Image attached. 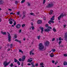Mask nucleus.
Here are the masks:
<instances>
[{
  "label": "nucleus",
  "instance_id": "f257e3e1",
  "mask_svg": "<svg viewBox=\"0 0 67 67\" xmlns=\"http://www.w3.org/2000/svg\"><path fill=\"white\" fill-rule=\"evenodd\" d=\"M39 46L38 48L40 51H43L45 50V49H44V46L42 44V43H40L39 45Z\"/></svg>",
  "mask_w": 67,
  "mask_h": 67
},
{
  "label": "nucleus",
  "instance_id": "f03ea898",
  "mask_svg": "<svg viewBox=\"0 0 67 67\" xmlns=\"http://www.w3.org/2000/svg\"><path fill=\"white\" fill-rule=\"evenodd\" d=\"M53 3L51 2L49 4H48L46 6L47 8H50L51 7H53L54 5Z\"/></svg>",
  "mask_w": 67,
  "mask_h": 67
},
{
  "label": "nucleus",
  "instance_id": "7ed1b4c3",
  "mask_svg": "<svg viewBox=\"0 0 67 67\" xmlns=\"http://www.w3.org/2000/svg\"><path fill=\"white\" fill-rule=\"evenodd\" d=\"M55 17V16H53L52 17V18H51L50 19V20L48 21V23H49L50 24H51V23H50V22L51 23H54V21H53V20H54V18Z\"/></svg>",
  "mask_w": 67,
  "mask_h": 67
},
{
  "label": "nucleus",
  "instance_id": "20e7f679",
  "mask_svg": "<svg viewBox=\"0 0 67 67\" xmlns=\"http://www.w3.org/2000/svg\"><path fill=\"white\" fill-rule=\"evenodd\" d=\"M48 28H47V29H44V31L45 32H49V31H51L50 29H51V30H52V27L51 26H48Z\"/></svg>",
  "mask_w": 67,
  "mask_h": 67
},
{
  "label": "nucleus",
  "instance_id": "39448f33",
  "mask_svg": "<svg viewBox=\"0 0 67 67\" xmlns=\"http://www.w3.org/2000/svg\"><path fill=\"white\" fill-rule=\"evenodd\" d=\"M10 61L8 63H7V62L6 61H5L3 63V65L4 66H5V67H6V66H7V65H9V64H10Z\"/></svg>",
  "mask_w": 67,
  "mask_h": 67
},
{
  "label": "nucleus",
  "instance_id": "423d86ee",
  "mask_svg": "<svg viewBox=\"0 0 67 67\" xmlns=\"http://www.w3.org/2000/svg\"><path fill=\"white\" fill-rule=\"evenodd\" d=\"M8 42H10L11 41V36H10V34L9 33L8 34Z\"/></svg>",
  "mask_w": 67,
  "mask_h": 67
},
{
  "label": "nucleus",
  "instance_id": "0eeeda50",
  "mask_svg": "<svg viewBox=\"0 0 67 67\" xmlns=\"http://www.w3.org/2000/svg\"><path fill=\"white\" fill-rule=\"evenodd\" d=\"M49 41H47L44 42V45L46 46H48L49 45Z\"/></svg>",
  "mask_w": 67,
  "mask_h": 67
},
{
  "label": "nucleus",
  "instance_id": "6e6552de",
  "mask_svg": "<svg viewBox=\"0 0 67 67\" xmlns=\"http://www.w3.org/2000/svg\"><path fill=\"white\" fill-rule=\"evenodd\" d=\"M40 29H41V33L43 34V31H44V29H43V28L42 27H40Z\"/></svg>",
  "mask_w": 67,
  "mask_h": 67
},
{
  "label": "nucleus",
  "instance_id": "1a4fd4ad",
  "mask_svg": "<svg viewBox=\"0 0 67 67\" xmlns=\"http://www.w3.org/2000/svg\"><path fill=\"white\" fill-rule=\"evenodd\" d=\"M65 40L67 41V32H66L65 33Z\"/></svg>",
  "mask_w": 67,
  "mask_h": 67
},
{
  "label": "nucleus",
  "instance_id": "9d476101",
  "mask_svg": "<svg viewBox=\"0 0 67 67\" xmlns=\"http://www.w3.org/2000/svg\"><path fill=\"white\" fill-rule=\"evenodd\" d=\"M21 27V25L19 24H18L16 25V28L17 29H19Z\"/></svg>",
  "mask_w": 67,
  "mask_h": 67
},
{
  "label": "nucleus",
  "instance_id": "9b49d317",
  "mask_svg": "<svg viewBox=\"0 0 67 67\" xmlns=\"http://www.w3.org/2000/svg\"><path fill=\"white\" fill-rule=\"evenodd\" d=\"M42 21L41 20H38L37 21V24H41L42 23Z\"/></svg>",
  "mask_w": 67,
  "mask_h": 67
},
{
  "label": "nucleus",
  "instance_id": "f8f14e48",
  "mask_svg": "<svg viewBox=\"0 0 67 67\" xmlns=\"http://www.w3.org/2000/svg\"><path fill=\"white\" fill-rule=\"evenodd\" d=\"M25 59V56H24L22 57V60L23 61H24Z\"/></svg>",
  "mask_w": 67,
  "mask_h": 67
},
{
  "label": "nucleus",
  "instance_id": "ddd939ff",
  "mask_svg": "<svg viewBox=\"0 0 67 67\" xmlns=\"http://www.w3.org/2000/svg\"><path fill=\"white\" fill-rule=\"evenodd\" d=\"M60 15L61 16V17L62 18H63V17L64 16H66V15L64 14H63V13H62L61 14V15Z\"/></svg>",
  "mask_w": 67,
  "mask_h": 67
},
{
  "label": "nucleus",
  "instance_id": "4468645a",
  "mask_svg": "<svg viewBox=\"0 0 67 67\" xmlns=\"http://www.w3.org/2000/svg\"><path fill=\"white\" fill-rule=\"evenodd\" d=\"M15 41H16V42H19V43H21V41L20 40H18L16 39H15Z\"/></svg>",
  "mask_w": 67,
  "mask_h": 67
},
{
  "label": "nucleus",
  "instance_id": "2eb2a0df",
  "mask_svg": "<svg viewBox=\"0 0 67 67\" xmlns=\"http://www.w3.org/2000/svg\"><path fill=\"white\" fill-rule=\"evenodd\" d=\"M1 34H3V35H5L7 33L5 32H3L2 31H1Z\"/></svg>",
  "mask_w": 67,
  "mask_h": 67
},
{
  "label": "nucleus",
  "instance_id": "dca6fc26",
  "mask_svg": "<svg viewBox=\"0 0 67 67\" xmlns=\"http://www.w3.org/2000/svg\"><path fill=\"white\" fill-rule=\"evenodd\" d=\"M63 64L64 66L67 65V62H64Z\"/></svg>",
  "mask_w": 67,
  "mask_h": 67
},
{
  "label": "nucleus",
  "instance_id": "f3484780",
  "mask_svg": "<svg viewBox=\"0 0 67 67\" xmlns=\"http://www.w3.org/2000/svg\"><path fill=\"white\" fill-rule=\"evenodd\" d=\"M40 66H44V63H43V62H41L40 63Z\"/></svg>",
  "mask_w": 67,
  "mask_h": 67
},
{
  "label": "nucleus",
  "instance_id": "a211bd4d",
  "mask_svg": "<svg viewBox=\"0 0 67 67\" xmlns=\"http://www.w3.org/2000/svg\"><path fill=\"white\" fill-rule=\"evenodd\" d=\"M18 61V60L16 59L15 58L14 59V62L15 63H16V62Z\"/></svg>",
  "mask_w": 67,
  "mask_h": 67
},
{
  "label": "nucleus",
  "instance_id": "6ab92c4d",
  "mask_svg": "<svg viewBox=\"0 0 67 67\" xmlns=\"http://www.w3.org/2000/svg\"><path fill=\"white\" fill-rule=\"evenodd\" d=\"M53 13V11L51 10L50 11L49 14H52Z\"/></svg>",
  "mask_w": 67,
  "mask_h": 67
},
{
  "label": "nucleus",
  "instance_id": "aec40b11",
  "mask_svg": "<svg viewBox=\"0 0 67 67\" xmlns=\"http://www.w3.org/2000/svg\"><path fill=\"white\" fill-rule=\"evenodd\" d=\"M14 38H17V35L16 34L14 35Z\"/></svg>",
  "mask_w": 67,
  "mask_h": 67
},
{
  "label": "nucleus",
  "instance_id": "412c9836",
  "mask_svg": "<svg viewBox=\"0 0 67 67\" xmlns=\"http://www.w3.org/2000/svg\"><path fill=\"white\" fill-rule=\"evenodd\" d=\"M61 18H62L61 17V16L60 15L58 18V20H60V19H61Z\"/></svg>",
  "mask_w": 67,
  "mask_h": 67
},
{
  "label": "nucleus",
  "instance_id": "4be33fe9",
  "mask_svg": "<svg viewBox=\"0 0 67 67\" xmlns=\"http://www.w3.org/2000/svg\"><path fill=\"white\" fill-rule=\"evenodd\" d=\"M3 2V1H0V4H2Z\"/></svg>",
  "mask_w": 67,
  "mask_h": 67
},
{
  "label": "nucleus",
  "instance_id": "5701e85b",
  "mask_svg": "<svg viewBox=\"0 0 67 67\" xmlns=\"http://www.w3.org/2000/svg\"><path fill=\"white\" fill-rule=\"evenodd\" d=\"M50 56L51 57H53L54 56V54H53V53H51V54L50 55Z\"/></svg>",
  "mask_w": 67,
  "mask_h": 67
},
{
  "label": "nucleus",
  "instance_id": "b1692460",
  "mask_svg": "<svg viewBox=\"0 0 67 67\" xmlns=\"http://www.w3.org/2000/svg\"><path fill=\"white\" fill-rule=\"evenodd\" d=\"M53 31H54V32H56V30L55 29V28H54L53 29Z\"/></svg>",
  "mask_w": 67,
  "mask_h": 67
},
{
  "label": "nucleus",
  "instance_id": "393cba45",
  "mask_svg": "<svg viewBox=\"0 0 67 67\" xmlns=\"http://www.w3.org/2000/svg\"><path fill=\"white\" fill-rule=\"evenodd\" d=\"M30 14H31V15H33V16H34L35 15L33 13H31Z\"/></svg>",
  "mask_w": 67,
  "mask_h": 67
},
{
  "label": "nucleus",
  "instance_id": "a878e982",
  "mask_svg": "<svg viewBox=\"0 0 67 67\" xmlns=\"http://www.w3.org/2000/svg\"><path fill=\"white\" fill-rule=\"evenodd\" d=\"M13 64L12 63H11V64L9 65V66H10V67H13Z\"/></svg>",
  "mask_w": 67,
  "mask_h": 67
},
{
  "label": "nucleus",
  "instance_id": "bb28decb",
  "mask_svg": "<svg viewBox=\"0 0 67 67\" xmlns=\"http://www.w3.org/2000/svg\"><path fill=\"white\" fill-rule=\"evenodd\" d=\"M25 1V0H23L21 1V3H23Z\"/></svg>",
  "mask_w": 67,
  "mask_h": 67
},
{
  "label": "nucleus",
  "instance_id": "cd10ccee",
  "mask_svg": "<svg viewBox=\"0 0 67 67\" xmlns=\"http://www.w3.org/2000/svg\"><path fill=\"white\" fill-rule=\"evenodd\" d=\"M52 52H55L56 51V50L55 49H53L51 50Z\"/></svg>",
  "mask_w": 67,
  "mask_h": 67
},
{
  "label": "nucleus",
  "instance_id": "c85d7f7f",
  "mask_svg": "<svg viewBox=\"0 0 67 67\" xmlns=\"http://www.w3.org/2000/svg\"><path fill=\"white\" fill-rule=\"evenodd\" d=\"M19 52H21V53H23V52L22 51V50L21 49H19Z\"/></svg>",
  "mask_w": 67,
  "mask_h": 67
},
{
  "label": "nucleus",
  "instance_id": "c756f323",
  "mask_svg": "<svg viewBox=\"0 0 67 67\" xmlns=\"http://www.w3.org/2000/svg\"><path fill=\"white\" fill-rule=\"evenodd\" d=\"M13 23V22H12V21H9V24H12Z\"/></svg>",
  "mask_w": 67,
  "mask_h": 67
},
{
  "label": "nucleus",
  "instance_id": "7c9ffc66",
  "mask_svg": "<svg viewBox=\"0 0 67 67\" xmlns=\"http://www.w3.org/2000/svg\"><path fill=\"white\" fill-rule=\"evenodd\" d=\"M25 17H26V16L25 15H24L22 17V19H23Z\"/></svg>",
  "mask_w": 67,
  "mask_h": 67
},
{
  "label": "nucleus",
  "instance_id": "2f4dec72",
  "mask_svg": "<svg viewBox=\"0 0 67 67\" xmlns=\"http://www.w3.org/2000/svg\"><path fill=\"white\" fill-rule=\"evenodd\" d=\"M31 28L32 29V30H34V26H33L31 27Z\"/></svg>",
  "mask_w": 67,
  "mask_h": 67
},
{
  "label": "nucleus",
  "instance_id": "473e14b6",
  "mask_svg": "<svg viewBox=\"0 0 67 67\" xmlns=\"http://www.w3.org/2000/svg\"><path fill=\"white\" fill-rule=\"evenodd\" d=\"M16 23L15 21L13 25L15 26L16 25Z\"/></svg>",
  "mask_w": 67,
  "mask_h": 67
},
{
  "label": "nucleus",
  "instance_id": "72a5a7b5",
  "mask_svg": "<svg viewBox=\"0 0 67 67\" xmlns=\"http://www.w3.org/2000/svg\"><path fill=\"white\" fill-rule=\"evenodd\" d=\"M17 63L18 65H20V62H19V61H18L17 62Z\"/></svg>",
  "mask_w": 67,
  "mask_h": 67
},
{
  "label": "nucleus",
  "instance_id": "f704fd0d",
  "mask_svg": "<svg viewBox=\"0 0 67 67\" xmlns=\"http://www.w3.org/2000/svg\"><path fill=\"white\" fill-rule=\"evenodd\" d=\"M30 4H31V3H28V5L29 7H30V6H31V5Z\"/></svg>",
  "mask_w": 67,
  "mask_h": 67
},
{
  "label": "nucleus",
  "instance_id": "c9c22d12",
  "mask_svg": "<svg viewBox=\"0 0 67 67\" xmlns=\"http://www.w3.org/2000/svg\"><path fill=\"white\" fill-rule=\"evenodd\" d=\"M13 19L10 18L9 19V21H13Z\"/></svg>",
  "mask_w": 67,
  "mask_h": 67
},
{
  "label": "nucleus",
  "instance_id": "e433bc0d",
  "mask_svg": "<svg viewBox=\"0 0 67 67\" xmlns=\"http://www.w3.org/2000/svg\"><path fill=\"white\" fill-rule=\"evenodd\" d=\"M45 2H46V0H43V4H45Z\"/></svg>",
  "mask_w": 67,
  "mask_h": 67
},
{
  "label": "nucleus",
  "instance_id": "4c0bfd02",
  "mask_svg": "<svg viewBox=\"0 0 67 67\" xmlns=\"http://www.w3.org/2000/svg\"><path fill=\"white\" fill-rule=\"evenodd\" d=\"M45 27H48V24H46L45 25Z\"/></svg>",
  "mask_w": 67,
  "mask_h": 67
},
{
  "label": "nucleus",
  "instance_id": "58836bf2",
  "mask_svg": "<svg viewBox=\"0 0 67 67\" xmlns=\"http://www.w3.org/2000/svg\"><path fill=\"white\" fill-rule=\"evenodd\" d=\"M37 38L38 39V40H40V36H37Z\"/></svg>",
  "mask_w": 67,
  "mask_h": 67
},
{
  "label": "nucleus",
  "instance_id": "ea45409f",
  "mask_svg": "<svg viewBox=\"0 0 67 67\" xmlns=\"http://www.w3.org/2000/svg\"><path fill=\"white\" fill-rule=\"evenodd\" d=\"M59 41H61V40H63V39H62V38L60 37L59 38Z\"/></svg>",
  "mask_w": 67,
  "mask_h": 67
},
{
  "label": "nucleus",
  "instance_id": "a19ab883",
  "mask_svg": "<svg viewBox=\"0 0 67 67\" xmlns=\"http://www.w3.org/2000/svg\"><path fill=\"white\" fill-rule=\"evenodd\" d=\"M62 41H59L58 42V44H61V43H62Z\"/></svg>",
  "mask_w": 67,
  "mask_h": 67
},
{
  "label": "nucleus",
  "instance_id": "79ce46f5",
  "mask_svg": "<svg viewBox=\"0 0 67 67\" xmlns=\"http://www.w3.org/2000/svg\"><path fill=\"white\" fill-rule=\"evenodd\" d=\"M25 24H23L22 25V27H24V26H25Z\"/></svg>",
  "mask_w": 67,
  "mask_h": 67
},
{
  "label": "nucleus",
  "instance_id": "37998d69",
  "mask_svg": "<svg viewBox=\"0 0 67 67\" xmlns=\"http://www.w3.org/2000/svg\"><path fill=\"white\" fill-rule=\"evenodd\" d=\"M22 31V30H19V32L20 33H21V32Z\"/></svg>",
  "mask_w": 67,
  "mask_h": 67
},
{
  "label": "nucleus",
  "instance_id": "c03bdc74",
  "mask_svg": "<svg viewBox=\"0 0 67 67\" xmlns=\"http://www.w3.org/2000/svg\"><path fill=\"white\" fill-rule=\"evenodd\" d=\"M32 52H33L32 51H30V55H31V54H32Z\"/></svg>",
  "mask_w": 67,
  "mask_h": 67
},
{
  "label": "nucleus",
  "instance_id": "a18cd8bd",
  "mask_svg": "<svg viewBox=\"0 0 67 67\" xmlns=\"http://www.w3.org/2000/svg\"><path fill=\"white\" fill-rule=\"evenodd\" d=\"M20 12H17V15H19L20 14Z\"/></svg>",
  "mask_w": 67,
  "mask_h": 67
},
{
  "label": "nucleus",
  "instance_id": "49530a36",
  "mask_svg": "<svg viewBox=\"0 0 67 67\" xmlns=\"http://www.w3.org/2000/svg\"><path fill=\"white\" fill-rule=\"evenodd\" d=\"M64 56H65V57L67 56V54H64Z\"/></svg>",
  "mask_w": 67,
  "mask_h": 67
},
{
  "label": "nucleus",
  "instance_id": "de8ad7c7",
  "mask_svg": "<svg viewBox=\"0 0 67 67\" xmlns=\"http://www.w3.org/2000/svg\"><path fill=\"white\" fill-rule=\"evenodd\" d=\"M21 60H22V59L21 58L19 59V61L21 62Z\"/></svg>",
  "mask_w": 67,
  "mask_h": 67
},
{
  "label": "nucleus",
  "instance_id": "09e8293b",
  "mask_svg": "<svg viewBox=\"0 0 67 67\" xmlns=\"http://www.w3.org/2000/svg\"><path fill=\"white\" fill-rule=\"evenodd\" d=\"M54 40H55V38H53L52 39V42H54Z\"/></svg>",
  "mask_w": 67,
  "mask_h": 67
},
{
  "label": "nucleus",
  "instance_id": "8fccbe9b",
  "mask_svg": "<svg viewBox=\"0 0 67 67\" xmlns=\"http://www.w3.org/2000/svg\"><path fill=\"white\" fill-rule=\"evenodd\" d=\"M12 46H13V44H11L10 46V47H12Z\"/></svg>",
  "mask_w": 67,
  "mask_h": 67
},
{
  "label": "nucleus",
  "instance_id": "3c124183",
  "mask_svg": "<svg viewBox=\"0 0 67 67\" xmlns=\"http://www.w3.org/2000/svg\"><path fill=\"white\" fill-rule=\"evenodd\" d=\"M27 62H30V59H28L27 60Z\"/></svg>",
  "mask_w": 67,
  "mask_h": 67
},
{
  "label": "nucleus",
  "instance_id": "603ef678",
  "mask_svg": "<svg viewBox=\"0 0 67 67\" xmlns=\"http://www.w3.org/2000/svg\"><path fill=\"white\" fill-rule=\"evenodd\" d=\"M57 63H58V62H55V65H56L57 64Z\"/></svg>",
  "mask_w": 67,
  "mask_h": 67
},
{
  "label": "nucleus",
  "instance_id": "864d4df0",
  "mask_svg": "<svg viewBox=\"0 0 67 67\" xmlns=\"http://www.w3.org/2000/svg\"><path fill=\"white\" fill-rule=\"evenodd\" d=\"M52 63H53V64H54V63H55V61H54L53 60H52Z\"/></svg>",
  "mask_w": 67,
  "mask_h": 67
},
{
  "label": "nucleus",
  "instance_id": "5fc2aeb1",
  "mask_svg": "<svg viewBox=\"0 0 67 67\" xmlns=\"http://www.w3.org/2000/svg\"><path fill=\"white\" fill-rule=\"evenodd\" d=\"M34 63H31V64L32 65H34Z\"/></svg>",
  "mask_w": 67,
  "mask_h": 67
},
{
  "label": "nucleus",
  "instance_id": "6e6d98bb",
  "mask_svg": "<svg viewBox=\"0 0 67 67\" xmlns=\"http://www.w3.org/2000/svg\"><path fill=\"white\" fill-rule=\"evenodd\" d=\"M23 63H22V64H21V66L22 67H23Z\"/></svg>",
  "mask_w": 67,
  "mask_h": 67
},
{
  "label": "nucleus",
  "instance_id": "4d7b16f0",
  "mask_svg": "<svg viewBox=\"0 0 67 67\" xmlns=\"http://www.w3.org/2000/svg\"><path fill=\"white\" fill-rule=\"evenodd\" d=\"M15 3V4H17V3H18V2L17 1H16Z\"/></svg>",
  "mask_w": 67,
  "mask_h": 67
},
{
  "label": "nucleus",
  "instance_id": "13d9d810",
  "mask_svg": "<svg viewBox=\"0 0 67 67\" xmlns=\"http://www.w3.org/2000/svg\"><path fill=\"white\" fill-rule=\"evenodd\" d=\"M27 65H28V66H30V65H31V64H30V63H28L27 64Z\"/></svg>",
  "mask_w": 67,
  "mask_h": 67
},
{
  "label": "nucleus",
  "instance_id": "bf43d9fd",
  "mask_svg": "<svg viewBox=\"0 0 67 67\" xmlns=\"http://www.w3.org/2000/svg\"><path fill=\"white\" fill-rule=\"evenodd\" d=\"M38 66V64L37 63L36 64V66Z\"/></svg>",
  "mask_w": 67,
  "mask_h": 67
},
{
  "label": "nucleus",
  "instance_id": "052dcab7",
  "mask_svg": "<svg viewBox=\"0 0 67 67\" xmlns=\"http://www.w3.org/2000/svg\"><path fill=\"white\" fill-rule=\"evenodd\" d=\"M33 61V60H30V63H31V62H32Z\"/></svg>",
  "mask_w": 67,
  "mask_h": 67
},
{
  "label": "nucleus",
  "instance_id": "680f3d73",
  "mask_svg": "<svg viewBox=\"0 0 67 67\" xmlns=\"http://www.w3.org/2000/svg\"><path fill=\"white\" fill-rule=\"evenodd\" d=\"M58 40H59L58 38H57L56 40V41H58Z\"/></svg>",
  "mask_w": 67,
  "mask_h": 67
},
{
  "label": "nucleus",
  "instance_id": "e2e57ef3",
  "mask_svg": "<svg viewBox=\"0 0 67 67\" xmlns=\"http://www.w3.org/2000/svg\"><path fill=\"white\" fill-rule=\"evenodd\" d=\"M12 21H13V22L14 21H14H15V20H14V19H13V20Z\"/></svg>",
  "mask_w": 67,
  "mask_h": 67
},
{
  "label": "nucleus",
  "instance_id": "0e129e2a",
  "mask_svg": "<svg viewBox=\"0 0 67 67\" xmlns=\"http://www.w3.org/2000/svg\"><path fill=\"white\" fill-rule=\"evenodd\" d=\"M66 25H64V28H65V27H66Z\"/></svg>",
  "mask_w": 67,
  "mask_h": 67
},
{
  "label": "nucleus",
  "instance_id": "69168bd1",
  "mask_svg": "<svg viewBox=\"0 0 67 67\" xmlns=\"http://www.w3.org/2000/svg\"><path fill=\"white\" fill-rule=\"evenodd\" d=\"M9 11H12V9H9Z\"/></svg>",
  "mask_w": 67,
  "mask_h": 67
},
{
  "label": "nucleus",
  "instance_id": "338daca9",
  "mask_svg": "<svg viewBox=\"0 0 67 67\" xmlns=\"http://www.w3.org/2000/svg\"><path fill=\"white\" fill-rule=\"evenodd\" d=\"M13 14V13H10V14Z\"/></svg>",
  "mask_w": 67,
  "mask_h": 67
},
{
  "label": "nucleus",
  "instance_id": "774afa93",
  "mask_svg": "<svg viewBox=\"0 0 67 67\" xmlns=\"http://www.w3.org/2000/svg\"><path fill=\"white\" fill-rule=\"evenodd\" d=\"M31 25H33V23H31Z\"/></svg>",
  "mask_w": 67,
  "mask_h": 67
}]
</instances>
